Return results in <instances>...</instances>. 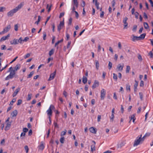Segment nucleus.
<instances>
[{
  "mask_svg": "<svg viewBox=\"0 0 153 153\" xmlns=\"http://www.w3.org/2000/svg\"><path fill=\"white\" fill-rule=\"evenodd\" d=\"M54 109H55L54 106L52 105H51L49 109L47 111L48 115L52 116L53 113L52 110Z\"/></svg>",
  "mask_w": 153,
  "mask_h": 153,
  "instance_id": "nucleus-1",
  "label": "nucleus"
},
{
  "mask_svg": "<svg viewBox=\"0 0 153 153\" xmlns=\"http://www.w3.org/2000/svg\"><path fill=\"white\" fill-rule=\"evenodd\" d=\"M128 19V18L127 17H125L123 20V22L124 24V29H126L128 27V23L126 22Z\"/></svg>",
  "mask_w": 153,
  "mask_h": 153,
  "instance_id": "nucleus-2",
  "label": "nucleus"
},
{
  "mask_svg": "<svg viewBox=\"0 0 153 153\" xmlns=\"http://www.w3.org/2000/svg\"><path fill=\"white\" fill-rule=\"evenodd\" d=\"M106 94V91L103 88L101 91L100 97L101 100H104Z\"/></svg>",
  "mask_w": 153,
  "mask_h": 153,
  "instance_id": "nucleus-3",
  "label": "nucleus"
},
{
  "mask_svg": "<svg viewBox=\"0 0 153 153\" xmlns=\"http://www.w3.org/2000/svg\"><path fill=\"white\" fill-rule=\"evenodd\" d=\"M142 142L141 139H140V138H137V139L135 140L134 142L133 145L134 146H137L140 143H142Z\"/></svg>",
  "mask_w": 153,
  "mask_h": 153,
  "instance_id": "nucleus-4",
  "label": "nucleus"
},
{
  "mask_svg": "<svg viewBox=\"0 0 153 153\" xmlns=\"http://www.w3.org/2000/svg\"><path fill=\"white\" fill-rule=\"evenodd\" d=\"M11 26L10 25H8L7 27L4 28L3 30V34L7 32L10 29Z\"/></svg>",
  "mask_w": 153,
  "mask_h": 153,
  "instance_id": "nucleus-5",
  "label": "nucleus"
},
{
  "mask_svg": "<svg viewBox=\"0 0 153 153\" xmlns=\"http://www.w3.org/2000/svg\"><path fill=\"white\" fill-rule=\"evenodd\" d=\"M16 12L14 10V9H13L7 13V15L8 16H12L13 15L14 13Z\"/></svg>",
  "mask_w": 153,
  "mask_h": 153,
  "instance_id": "nucleus-6",
  "label": "nucleus"
},
{
  "mask_svg": "<svg viewBox=\"0 0 153 153\" xmlns=\"http://www.w3.org/2000/svg\"><path fill=\"white\" fill-rule=\"evenodd\" d=\"M56 74V70L53 73L51 74L50 76V77L48 79V81H50L53 79L55 76Z\"/></svg>",
  "mask_w": 153,
  "mask_h": 153,
  "instance_id": "nucleus-7",
  "label": "nucleus"
},
{
  "mask_svg": "<svg viewBox=\"0 0 153 153\" xmlns=\"http://www.w3.org/2000/svg\"><path fill=\"white\" fill-rule=\"evenodd\" d=\"M10 36V34H8L7 36H4L1 37L0 40V42L5 40L8 39V38Z\"/></svg>",
  "mask_w": 153,
  "mask_h": 153,
  "instance_id": "nucleus-8",
  "label": "nucleus"
},
{
  "mask_svg": "<svg viewBox=\"0 0 153 153\" xmlns=\"http://www.w3.org/2000/svg\"><path fill=\"white\" fill-rule=\"evenodd\" d=\"M99 85V82L97 80H95L94 84L92 86L93 89H94L96 88V87L98 86Z\"/></svg>",
  "mask_w": 153,
  "mask_h": 153,
  "instance_id": "nucleus-9",
  "label": "nucleus"
},
{
  "mask_svg": "<svg viewBox=\"0 0 153 153\" xmlns=\"http://www.w3.org/2000/svg\"><path fill=\"white\" fill-rule=\"evenodd\" d=\"M11 123V122H9L8 123H7L6 126H5L4 129L5 131H7L10 129V127Z\"/></svg>",
  "mask_w": 153,
  "mask_h": 153,
  "instance_id": "nucleus-10",
  "label": "nucleus"
},
{
  "mask_svg": "<svg viewBox=\"0 0 153 153\" xmlns=\"http://www.w3.org/2000/svg\"><path fill=\"white\" fill-rule=\"evenodd\" d=\"M126 144V143L124 141L121 142L120 143L117 144V148H121L123 146H124Z\"/></svg>",
  "mask_w": 153,
  "mask_h": 153,
  "instance_id": "nucleus-11",
  "label": "nucleus"
},
{
  "mask_svg": "<svg viewBox=\"0 0 153 153\" xmlns=\"http://www.w3.org/2000/svg\"><path fill=\"white\" fill-rule=\"evenodd\" d=\"M20 89V88H18L15 90L12 95L13 97H15L17 95Z\"/></svg>",
  "mask_w": 153,
  "mask_h": 153,
  "instance_id": "nucleus-12",
  "label": "nucleus"
},
{
  "mask_svg": "<svg viewBox=\"0 0 153 153\" xmlns=\"http://www.w3.org/2000/svg\"><path fill=\"white\" fill-rule=\"evenodd\" d=\"M23 6V4L21 3L19 5L17 6L14 9V10L16 12L22 8Z\"/></svg>",
  "mask_w": 153,
  "mask_h": 153,
  "instance_id": "nucleus-13",
  "label": "nucleus"
},
{
  "mask_svg": "<svg viewBox=\"0 0 153 153\" xmlns=\"http://www.w3.org/2000/svg\"><path fill=\"white\" fill-rule=\"evenodd\" d=\"M90 131L93 134H96L97 132V129L96 128H94L93 127H91L89 129Z\"/></svg>",
  "mask_w": 153,
  "mask_h": 153,
  "instance_id": "nucleus-14",
  "label": "nucleus"
},
{
  "mask_svg": "<svg viewBox=\"0 0 153 153\" xmlns=\"http://www.w3.org/2000/svg\"><path fill=\"white\" fill-rule=\"evenodd\" d=\"M92 142L94 143V144L92 145L91 146V151L93 152V151L95 150V145L96 143L93 140Z\"/></svg>",
  "mask_w": 153,
  "mask_h": 153,
  "instance_id": "nucleus-15",
  "label": "nucleus"
},
{
  "mask_svg": "<svg viewBox=\"0 0 153 153\" xmlns=\"http://www.w3.org/2000/svg\"><path fill=\"white\" fill-rule=\"evenodd\" d=\"M10 43L11 45H16L18 43V40L16 39H14L13 40L11 41Z\"/></svg>",
  "mask_w": 153,
  "mask_h": 153,
  "instance_id": "nucleus-16",
  "label": "nucleus"
},
{
  "mask_svg": "<svg viewBox=\"0 0 153 153\" xmlns=\"http://www.w3.org/2000/svg\"><path fill=\"white\" fill-rule=\"evenodd\" d=\"M133 37L132 38V40L133 41H135V40H141L139 36H135L134 35H133Z\"/></svg>",
  "mask_w": 153,
  "mask_h": 153,
  "instance_id": "nucleus-17",
  "label": "nucleus"
},
{
  "mask_svg": "<svg viewBox=\"0 0 153 153\" xmlns=\"http://www.w3.org/2000/svg\"><path fill=\"white\" fill-rule=\"evenodd\" d=\"M20 67V65L19 64H17L13 70L15 71L16 72L17 70L19 69Z\"/></svg>",
  "mask_w": 153,
  "mask_h": 153,
  "instance_id": "nucleus-18",
  "label": "nucleus"
},
{
  "mask_svg": "<svg viewBox=\"0 0 153 153\" xmlns=\"http://www.w3.org/2000/svg\"><path fill=\"white\" fill-rule=\"evenodd\" d=\"M130 120L129 121V123H130L131 120H133V123H134L135 120L136 119V118L135 117V114H133L130 117Z\"/></svg>",
  "mask_w": 153,
  "mask_h": 153,
  "instance_id": "nucleus-19",
  "label": "nucleus"
},
{
  "mask_svg": "<svg viewBox=\"0 0 153 153\" xmlns=\"http://www.w3.org/2000/svg\"><path fill=\"white\" fill-rule=\"evenodd\" d=\"M123 65L121 66L120 64H119L117 66V69H118V71H122L123 69Z\"/></svg>",
  "mask_w": 153,
  "mask_h": 153,
  "instance_id": "nucleus-20",
  "label": "nucleus"
},
{
  "mask_svg": "<svg viewBox=\"0 0 153 153\" xmlns=\"http://www.w3.org/2000/svg\"><path fill=\"white\" fill-rule=\"evenodd\" d=\"M17 114V111L16 110L13 111L11 113V115L13 117H16Z\"/></svg>",
  "mask_w": 153,
  "mask_h": 153,
  "instance_id": "nucleus-21",
  "label": "nucleus"
},
{
  "mask_svg": "<svg viewBox=\"0 0 153 153\" xmlns=\"http://www.w3.org/2000/svg\"><path fill=\"white\" fill-rule=\"evenodd\" d=\"M14 77V76H13L12 75H11V74H10L7 76L5 79V80H8L9 79H12Z\"/></svg>",
  "mask_w": 153,
  "mask_h": 153,
  "instance_id": "nucleus-22",
  "label": "nucleus"
},
{
  "mask_svg": "<svg viewBox=\"0 0 153 153\" xmlns=\"http://www.w3.org/2000/svg\"><path fill=\"white\" fill-rule=\"evenodd\" d=\"M64 18H63V21H61L60 22L59 24L58 25V26L59 27H62L64 26Z\"/></svg>",
  "mask_w": 153,
  "mask_h": 153,
  "instance_id": "nucleus-23",
  "label": "nucleus"
},
{
  "mask_svg": "<svg viewBox=\"0 0 153 153\" xmlns=\"http://www.w3.org/2000/svg\"><path fill=\"white\" fill-rule=\"evenodd\" d=\"M87 81V79L85 76H83L82 78V82L84 84L86 83Z\"/></svg>",
  "mask_w": 153,
  "mask_h": 153,
  "instance_id": "nucleus-24",
  "label": "nucleus"
},
{
  "mask_svg": "<svg viewBox=\"0 0 153 153\" xmlns=\"http://www.w3.org/2000/svg\"><path fill=\"white\" fill-rule=\"evenodd\" d=\"M146 35V34L145 33H143L142 34H141L140 36H139L141 40L143 39L145 36Z\"/></svg>",
  "mask_w": 153,
  "mask_h": 153,
  "instance_id": "nucleus-25",
  "label": "nucleus"
},
{
  "mask_svg": "<svg viewBox=\"0 0 153 153\" xmlns=\"http://www.w3.org/2000/svg\"><path fill=\"white\" fill-rule=\"evenodd\" d=\"M54 50L53 49H52L49 51V55L51 56L54 53Z\"/></svg>",
  "mask_w": 153,
  "mask_h": 153,
  "instance_id": "nucleus-26",
  "label": "nucleus"
},
{
  "mask_svg": "<svg viewBox=\"0 0 153 153\" xmlns=\"http://www.w3.org/2000/svg\"><path fill=\"white\" fill-rule=\"evenodd\" d=\"M113 79L115 81H117V74H116L115 73H113Z\"/></svg>",
  "mask_w": 153,
  "mask_h": 153,
  "instance_id": "nucleus-27",
  "label": "nucleus"
},
{
  "mask_svg": "<svg viewBox=\"0 0 153 153\" xmlns=\"http://www.w3.org/2000/svg\"><path fill=\"white\" fill-rule=\"evenodd\" d=\"M73 2L74 5L75 6L77 7L78 6V3L77 2V0H73Z\"/></svg>",
  "mask_w": 153,
  "mask_h": 153,
  "instance_id": "nucleus-28",
  "label": "nucleus"
},
{
  "mask_svg": "<svg viewBox=\"0 0 153 153\" xmlns=\"http://www.w3.org/2000/svg\"><path fill=\"white\" fill-rule=\"evenodd\" d=\"M49 4H47V9H48V13L51 10V7L52 6V4H51L50 6H49Z\"/></svg>",
  "mask_w": 153,
  "mask_h": 153,
  "instance_id": "nucleus-29",
  "label": "nucleus"
},
{
  "mask_svg": "<svg viewBox=\"0 0 153 153\" xmlns=\"http://www.w3.org/2000/svg\"><path fill=\"white\" fill-rule=\"evenodd\" d=\"M144 28L146 29H148L149 27V26L148 23L146 22H144Z\"/></svg>",
  "mask_w": 153,
  "mask_h": 153,
  "instance_id": "nucleus-30",
  "label": "nucleus"
},
{
  "mask_svg": "<svg viewBox=\"0 0 153 153\" xmlns=\"http://www.w3.org/2000/svg\"><path fill=\"white\" fill-rule=\"evenodd\" d=\"M130 69V67L128 65L126 66V73H128L129 72V71Z\"/></svg>",
  "mask_w": 153,
  "mask_h": 153,
  "instance_id": "nucleus-31",
  "label": "nucleus"
},
{
  "mask_svg": "<svg viewBox=\"0 0 153 153\" xmlns=\"http://www.w3.org/2000/svg\"><path fill=\"white\" fill-rule=\"evenodd\" d=\"M96 66L97 69H98L100 66L99 64L98 61H96Z\"/></svg>",
  "mask_w": 153,
  "mask_h": 153,
  "instance_id": "nucleus-32",
  "label": "nucleus"
},
{
  "mask_svg": "<svg viewBox=\"0 0 153 153\" xmlns=\"http://www.w3.org/2000/svg\"><path fill=\"white\" fill-rule=\"evenodd\" d=\"M34 74V72L32 71L28 75L27 77V78H31L33 76V74Z\"/></svg>",
  "mask_w": 153,
  "mask_h": 153,
  "instance_id": "nucleus-33",
  "label": "nucleus"
},
{
  "mask_svg": "<svg viewBox=\"0 0 153 153\" xmlns=\"http://www.w3.org/2000/svg\"><path fill=\"white\" fill-rule=\"evenodd\" d=\"M68 21V25H70L72 23V18L71 17H70Z\"/></svg>",
  "mask_w": 153,
  "mask_h": 153,
  "instance_id": "nucleus-34",
  "label": "nucleus"
},
{
  "mask_svg": "<svg viewBox=\"0 0 153 153\" xmlns=\"http://www.w3.org/2000/svg\"><path fill=\"white\" fill-rule=\"evenodd\" d=\"M63 41V39H62L61 40L58 41L57 42H56L55 45V47H56L57 45H58L59 43L62 42Z\"/></svg>",
  "mask_w": 153,
  "mask_h": 153,
  "instance_id": "nucleus-35",
  "label": "nucleus"
},
{
  "mask_svg": "<svg viewBox=\"0 0 153 153\" xmlns=\"http://www.w3.org/2000/svg\"><path fill=\"white\" fill-rule=\"evenodd\" d=\"M10 74L13 76H14L16 74V72L15 71L13 70V69H12L11 71Z\"/></svg>",
  "mask_w": 153,
  "mask_h": 153,
  "instance_id": "nucleus-36",
  "label": "nucleus"
},
{
  "mask_svg": "<svg viewBox=\"0 0 153 153\" xmlns=\"http://www.w3.org/2000/svg\"><path fill=\"white\" fill-rule=\"evenodd\" d=\"M41 19V16H38V19L37 21H36L35 22V24H37V25H38L39 24V22L40 21Z\"/></svg>",
  "mask_w": 153,
  "mask_h": 153,
  "instance_id": "nucleus-37",
  "label": "nucleus"
},
{
  "mask_svg": "<svg viewBox=\"0 0 153 153\" xmlns=\"http://www.w3.org/2000/svg\"><path fill=\"white\" fill-rule=\"evenodd\" d=\"M112 63L110 61L109 62L108 67V69L110 70L112 67Z\"/></svg>",
  "mask_w": 153,
  "mask_h": 153,
  "instance_id": "nucleus-38",
  "label": "nucleus"
},
{
  "mask_svg": "<svg viewBox=\"0 0 153 153\" xmlns=\"http://www.w3.org/2000/svg\"><path fill=\"white\" fill-rule=\"evenodd\" d=\"M135 83L134 85V88H135V89H137V86L138 85V82L136 80H135Z\"/></svg>",
  "mask_w": 153,
  "mask_h": 153,
  "instance_id": "nucleus-39",
  "label": "nucleus"
},
{
  "mask_svg": "<svg viewBox=\"0 0 153 153\" xmlns=\"http://www.w3.org/2000/svg\"><path fill=\"white\" fill-rule=\"evenodd\" d=\"M6 10V8L4 7H0V12H3Z\"/></svg>",
  "mask_w": 153,
  "mask_h": 153,
  "instance_id": "nucleus-40",
  "label": "nucleus"
},
{
  "mask_svg": "<svg viewBox=\"0 0 153 153\" xmlns=\"http://www.w3.org/2000/svg\"><path fill=\"white\" fill-rule=\"evenodd\" d=\"M67 131L66 130H65L64 131H62L61 133V136H63L65 135Z\"/></svg>",
  "mask_w": 153,
  "mask_h": 153,
  "instance_id": "nucleus-41",
  "label": "nucleus"
},
{
  "mask_svg": "<svg viewBox=\"0 0 153 153\" xmlns=\"http://www.w3.org/2000/svg\"><path fill=\"white\" fill-rule=\"evenodd\" d=\"M148 55L150 56V58H153V53L152 51H150L149 52Z\"/></svg>",
  "mask_w": 153,
  "mask_h": 153,
  "instance_id": "nucleus-42",
  "label": "nucleus"
},
{
  "mask_svg": "<svg viewBox=\"0 0 153 153\" xmlns=\"http://www.w3.org/2000/svg\"><path fill=\"white\" fill-rule=\"evenodd\" d=\"M64 140L65 138L64 137H62L60 138V141L61 143H64Z\"/></svg>",
  "mask_w": 153,
  "mask_h": 153,
  "instance_id": "nucleus-43",
  "label": "nucleus"
},
{
  "mask_svg": "<svg viewBox=\"0 0 153 153\" xmlns=\"http://www.w3.org/2000/svg\"><path fill=\"white\" fill-rule=\"evenodd\" d=\"M25 133L24 132H22L20 136V138L22 139H23L24 138V137H23V136H25Z\"/></svg>",
  "mask_w": 153,
  "mask_h": 153,
  "instance_id": "nucleus-44",
  "label": "nucleus"
},
{
  "mask_svg": "<svg viewBox=\"0 0 153 153\" xmlns=\"http://www.w3.org/2000/svg\"><path fill=\"white\" fill-rule=\"evenodd\" d=\"M139 94L140 95V98L141 100H143V94L142 92H140L139 93Z\"/></svg>",
  "mask_w": 153,
  "mask_h": 153,
  "instance_id": "nucleus-45",
  "label": "nucleus"
},
{
  "mask_svg": "<svg viewBox=\"0 0 153 153\" xmlns=\"http://www.w3.org/2000/svg\"><path fill=\"white\" fill-rule=\"evenodd\" d=\"M44 146L43 144H41L39 147V149L42 150H43L44 148Z\"/></svg>",
  "mask_w": 153,
  "mask_h": 153,
  "instance_id": "nucleus-46",
  "label": "nucleus"
},
{
  "mask_svg": "<svg viewBox=\"0 0 153 153\" xmlns=\"http://www.w3.org/2000/svg\"><path fill=\"white\" fill-rule=\"evenodd\" d=\"M16 101L15 99H13L10 102V105H12L14 102H15Z\"/></svg>",
  "mask_w": 153,
  "mask_h": 153,
  "instance_id": "nucleus-47",
  "label": "nucleus"
},
{
  "mask_svg": "<svg viewBox=\"0 0 153 153\" xmlns=\"http://www.w3.org/2000/svg\"><path fill=\"white\" fill-rule=\"evenodd\" d=\"M24 148L25 150L26 151V152L27 153H28L29 150V148L28 146H25Z\"/></svg>",
  "mask_w": 153,
  "mask_h": 153,
  "instance_id": "nucleus-48",
  "label": "nucleus"
},
{
  "mask_svg": "<svg viewBox=\"0 0 153 153\" xmlns=\"http://www.w3.org/2000/svg\"><path fill=\"white\" fill-rule=\"evenodd\" d=\"M22 100L21 99L19 100L18 101V102L17 103V105H20L22 102Z\"/></svg>",
  "mask_w": 153,
  "mask_h": 153,
  "instance_id": "nucleus-49",
  "label": "nucleus"
},
{
  "mask_svg": "<svg viewBox=\"0 0 153 153\" xmlns=\"http://www.w3.org/2000/svg\"><path fill=\"white\" fill-rule=\"evenodd\" d=\"M137 27V25H134L133 27L132 30L134 31H135V32L136 31V30Z\"/></svg>",
  "mask_w": 153,
  "mask_h": 153,
  "instance_id": "nucleus-50",
  "label": "nucleus"
},
{
  "mask_svg": "<svg viewBox=\"0 0 153 153\" xmlns=\"http://www.w3.org/2000/svg\"><path fill=\"white\" fill-rule=\"evenodd\" d=\"M138 58L139 60L140 61H141L142 60V56L140 54L138 55Z\"/></svg>",
  "mask_w": 153,
  "mask_h": 153,
  "instance_id": "nucleus-51",
  "label": "nucleus"
},
{
  "mask_svg": "<svg viewBox=\"0 0 153 153\" xmlns=\"http://www.w3.org/2000/svg\"><path fill=\"white\" fill-rule=\"evenodd\" d=\"M134 14L135 15V18L137 19H138V16L139 15V13L137 12H136Z\"/></svg>",
  "mask_w": 153,
  "mask_h": 153,
  "instance_id": "nucleus-52",
  "label": "nucleus"
},
{
  "mask_svg": "<svg viewBox=\"0 0 153 153\" xmlns=\"http://www.w3.org/2000/svg\"><path fill=\"white\" fill-rule=\"evenodd\" d=\"M28 129L26 128H24L23 129V132L25 133L27 132L28 131Z\"/></svg>",
  "mask_w": 153,
  "mask_h": 153,
  "instance_id": "nucleus-53",
  "label": "nucleus"
},
{
  "mask_svg": "<svg viewBox=\"0 0 153 153\" xmlns=\"http://www.w3.org/2000/svg\"><path fill=\"white\" fill-rule=\"evenodd\" d=\"M6 49V46L4 45H2L1 46V50H5Z\"/></svg>",
  "mask_w": 153,
  "mask_h": 153,
  "instance_id": "nucleus-54",
  "label": "nucleus"
},
{
  "mask_svg": "<svg viewBox=\"0 0 153 153\" xmlns=\"http://www.w3.org/2000/svg\"><path fill=\"white\" fill-rule=\"evenodd\" d=\"M126 89L127 90L130 91V86L129 85H126Z\"/></svg>",
  "mask_w": 153,
  "mask_h": 153,
  "instance_id": "nucleus-55",
  "label": "nucleus"
},
{
  "mask_svg": "<svg viewBox=\"0 0 153 153\" xmlns=\"http://www.w3.org/2000/svg\"><path fill=\"white\" fill-rule=\"evenodd\" d=\"M140 87H143L144 85V82L143 80H141L140 82Z\"/></svg>",
  "mask_w": 153,
  "mask_h": 153,
  "instance_id": "nucleus-56",
  "label": "nucleus"
},
{
  "mask_svg": "<svg viewBox=\"0 0 153 153\" xmlns=\"http://www.w3.org/2000/svg\"><path fill=\"white\" fill-rule=\"evenodd\" d=\"M66 40H68L70 38V36L69 34L67 33H66Z\"/></svg>",
  "mask_w": 153,
  "mask_h": 153,
  "instance_id": "nucleus-57",
  "label": "nucleus"
},
{
  "mask_svg": "<svg viewBox=\"0 0 153 153\" xmlns=\"http://www.w3.org/2000/svg\"><path fill=\"white\" fill-rule=\"evenodd\" d=\"M43 34V39L44 40H45L46 39V34L45 32H44Z\"/></svg>",
  "mask_w": 153,
  "mask_h": 153,
  "instance_id": "nucleus-58",
  "label": "nucleus"
},
{
  "mask_svg": "<svg viewBox=\"0 0 153 153\" xmlns=\"http://www.w3.org/2000/svg\"><path fill=\"white\" fill-rule=\"evenodd\" d=\"M99 3L98 2L97 0H95V5L96 7L99 6Z\"/></svg>",
  "mask_w": 153,
  "mask_h": 153,
  "instance_id": "nucleus-59",
  "label": "nucleus"
},
{
  "mask_svg": "<svg viewBox=\"0 0 153 153\" xmlns=\"http://www.w3.org/2000/svg\"><path fill=\"white\" fill-rule=\"evenodd\" d=\"M104 14V11H102L100 14V17L101 18H103V16Z\"/></svg>",
  "mask_w": 153,
  "mask_h": 153,
  "instance_id": "nucleus-60",
  "label": "nucleus"
},
{
  "mask_svg": "<svg viewBox=\"0 0 153 153\" xmlns=\"http://www.w3.org/2000/svg\"><path fill=\"white\" fill-rule=\"evenodd\" d=\"M65 13L64 12H62L60 14L59 16V18H60L62 17L64 15Z\"/></svg>",
  "mask_w": 153,
  "mask_h": 153,
  "instance_id": "nucleus-61",
  "label": "nucleus"
},
{
  "mask_svg": "<svg viewBox=\"0 0 153 153\" xmlns=\"http://www.w3.org/2000/svg\"><path fill=\"white\" fill-rule=\"evenodd\" d=\"M30 54L29 53H27L26 55L24 56L25 59H26L29 57L30 56Z\"/></svg>",
  "mask_w": 153,
  "mask_h": 153,
  "instance_id": "nucleus-62",
  "label": "nucleus"
},
{
  "mask_svg": "<svg viewBox=\"0 0 153 153\" xmlns=\"http://www.w3.org/2000/svg\"><path fill=\"white\" fill-rule=\"evenodd\" d=\"M143 30V27H142L141 28H140V29L139 31V33L140 34L141 33H142Z\"/></svg>",
  "mask_w": 153,
  "mask_h": 153,
  "instance_id": "nucleus-63",
  "label": "nucleus"
},
{
  "mask_svg": "<svg viewBox=\"0 0 153 153\" xmlns=\"http://www.w3.org/2000/svg\"><path fill=\"white\" fill-rule=\"evenodd\" d=\"M101 119V116L100 115H98L97 117V121L99 122L100 121V120Z\"/></svg>",
  "mask_w": 153,
  "mask_h": 153,
  "instance_id": "nucleus-64",
  "label": "nucleus"
}]
</instances>
